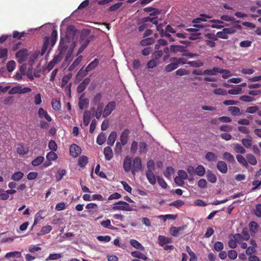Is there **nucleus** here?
I'll return each mask as SVG.
<instances>
[{
  "mask_svg": "<svg viewBox=\"0 0 261 261\" xmlns=\"http://www.w3.org/2000/svg\"><path fill=\"white\" fill-rule=\"evenodd\" d=\"M99 63V60L97 59H95L93 61L90 62L88 66L86 67L85 70L82 71V69L79 71L77 73V76L81 75L82 77H84L87 75L88 72L92 69H95Z\"/></svg>",
  "mask_w": 261,
  "mask_h": 261,
  "instance_id": "nucleus-1",
  "label": "nucleus"
},
{
  "mask_svg": "<svg viewBox=\"0 0 261 261\" xmlns=\"http://www.w3.org/2000/svg\"><path fill=\"white\" fill-rule=\"evenodd\" d=\"M32 89L29 87L22 88L21 86H17L12 88L8 92L9 94H24L30 92Z\"/></svg>",
  "mask_w": 261,
  "mask_h": 261,
  "instance_id": "nucleus-2",
  "label": "nucleus"
},
{
  "mask_svg": "<svg viewBox=\"0 0 261 261\" xmlns=\"http://www.w3.org/2000/svg\"><path fill=\"white\" fill-rule=\"evenodd\" d=\"M115 107L116 103L115 101H111L109 102L104 109L102 115L103 117L105 118L109 116L115 109Z\"/></svg>",
  "mask_w": 261,
  "mask_h": 261,
  "instance_id": "nucleus-3",
  "label": "nucleus"
},
{
  "mask_svg": "<svg viewBox=\"0 0 261 261\" xmlns=\"http://www.w3.org/2000/svg\"><path fill=\"white\" fill-rule=\"evenodd\" d=\"M28 55V50L27 49H22L18 50L16 53V57L18 59V62L19 63H22L27 59Z\"/></svg>",
  "mask_w": 261,
  "mask_h": 261,
  "instance_id": "nucleus-4",
  "label": "nucleus"
},
{
  "mask_svg": "<svg viewBox=\"0 0 261 261\" xmlns=\"http://www.w3.org/2000/svg\"><path fill=\"white\" fill-rule=\"evenodd\" d=\"M85 93H83L79 100V106L81 110L87 109L89 106V100L88 98H85Z\"/></svg>",
  "mask_w": 261,
  "mask_h": 261,
  "instance_id": "nucleus-5",
  "label": "nucleus"
},
{
  "mask_svg": "<svg viewBox=\"0 0 261 261\" xmlns=\"http://www.w3.org/2000/svg\"><path fill=\"white\" fill-rule=\"evenodd\" d=\"M69 151L72 156L76 158L81 153L82 150L80 146L75 144H73L70 147Z\"/></svg>",
  "mask_w": 261,
  "mask_h": 261,
  "instance_id": "nucleus-6",
  "label": "nucleus"
},
{
  "mask_svg": "<svg viewBox=\"0 0 261 261\" xmlns=\"http://www.w3.org/2000/svg\"><path fill=\"white\" fill-rule=\"evenodd\" d=\"M142 167V166L141 159L138 156L135 157L133 161V170L132 171V173L135 174V171H138L141 170Z\"/></svg>",
  "mask_w": 261,
  "mask_h": 261,
  "instance_id": "nucleus-7",
  "label": "nucleus"
},
{
  "mask_svg": "<svg viewBox=\"0 0 261 261\" xmlns=\"http://www.w3.org/2000/svg\"><path fill=\"white\" fill-rule=\"evenodd\" d=\"M146 176L149 182L152 185H154L156 183V178L153 171L147 170L146 171Z\"/></svg>",
  "mask_w": 261,
  "mask_h": 261,
  "instance_id": "nucleus-8",
  "label": "nucleus"
},
{
  "mask_svg": "<svg viewBox=\"0 0 261 261\" xmlns=\"http://www.w3.org/2000/svg\"><path fill=\"white\" fill-rule=\"evenodd\" d=\"M217 168L218 170L223 174L226 173L228 170L227 164L225 162L222 161H219L217 162Z\"/></svg>",
  "mask_w": 261,
  "mask_h": 261,
  "instance_id": "nucleus-9",
  "label": "nucleus"
},
{
  "mask_svg": "<svg viewBox=\"0 0 261 261\" xmlns=\"http://www.w3.org/2000/svg\"><path fill=\"white\" fill-rule=\"evenodd\" d=\"M38 114L40 118L42 119L44 118L48 122H50L52 120L51 117L48 114L47 111H45L42 108L39 109Z\"/></svg>",
  "mask_w": 261,
  "mask_h": 261,
  "instance_id": "nucleus-10",
  "label": "nucleus"
},
{
  "mask_svg": "<svg viewBox=\"0 0 261 261\" xmlns=\"http://www.w3.org/2000/svg\"><path fill=\"white\" fill-rule=\"evenodd\" d=\"M131 166H132L131 158L129 156H125L124 159L123 165L124 170L126 172H129L131 169Z\"/></svg>",
  "mask_w": 261,
  "mask_h": 261,
  "instance_id": "nucleus-11",
  "label": "nucleus"
},
{
  "mask_svg": "<svg viewBox=\"0 0 261 261\" xmlns=\"http://www.w3.org/2000/svg\"><path fill=\"white\" fill-rule=\"evenodd\" d=\"M187 227V225L180 227H172L170 229V233L174 237H177L180 232Z\"/></svg>",
  "mask_w": 261,
  "mask_h": 261,
  "instance_id": "nucleus-12",
  "label": "nucleus"
},
{
  "mask_svg": "<svg viewBox=\"0 0 261 261\" xmlns=\"http://www.w3.org/2000/svg\"><path fill=\"white\" fill-rule=\"evenodd\" d=\"M179 176H176L175 179V182L178 183V180H180L182 183H184L182 179H186L188 177V174L186 171L182 170H180L178 171Z\"/></svg>",
  "mask_w": 261,
  "mask_h": 261,
  "instance_id": "nucleus-13",
  "label": "nucleus"
},
{
  "mask_svg": "<svg viewBox=\"0 0 261 261\" xmlns=\"http://www.w3.org/2000/svg\"><path fill=\"white\" fill-rule=\"evenodd\" d=\"M103 153L105 156V159L107 161L111 160L113 156L112 149L109 146L106 147L104 148Z\"/></svg>",
  "mask_w": 261,
  "mask_h": 261,
  "instance_id": "nucleus-14",
  "label": "nucleus"
},
{
  "mask_svg": "<svg viewBox=\"0 0 261 261\" xmlns=\"http://www.w3.org/2000/svg\"><path fill=\"white\" fill-rule=\"evenodd\" d=\"M128 134L129 130L128 129H125L121 134L120 141L123 146L126 145L127 142Z\"/></svg>",
  "mask_w": 261,
  "mask_h": 261,
  "instance_id": "nucleus-15",
  "label": "nucleus"
},
{
  "mask_svg": "<svg viewBox=\"0 0 261 261\" xmlns=\"http://www.w3.org/2000/svg\"><path fill=\"white\" fill-rule=\"evenodd\" d=\"M233 88L227 91V94L231 95H238L242 93V89L240 87V86L236 85L232 86Z\"/></svg>",
  "mask_w": 261,
  "mask_h": 261,
  "instance_id": "nucleus-16",
  "label": "nucleus"
},
{
  "mask_svg": "<svg viewBox=\"0 0 261 261\" xmlns=\"http://www.w3.org/2000/svg\"><path fill=\"white\" fill-rule=\"evenodd\" d=\"M220 68L214 67L212 69L204 70V74L207 75H216L219 72Z\"/></svg>",
  "mask_w": 261,
  "mask_h": 261,
  "instance_id": "nucleus-17",
  "label": "nucleus"
},
{
  "mask_svg": "<svg viewBox=\"0 0 261 261\" xmlns=\"http://www.w3.org/2000/svg\"><path fill=\"white\" fill-rule=\"evenodd\" d=\"M170 62H175L178 67L179 65H184L187 64L188 62H187V59L185 58L172 57L170 59Z\"/></svg>",
  "mask_w": 261,
  "mask_h": 261,
  "instance_id": "nucleus-18",
  "label": "nucleus"
},
{
  "mask_svg": "<svg viewBox=\"0 0 261 261\" xmlns=\"http://www.w3.org/2000/svg\"><path fill=\"white\" fill-rule=\"evenodd\" d=\"M67 49V46L66 45L65 40L63 38H60V43L58 47V50L60 54L62 55L66 51Z\"/></svg>",
  "mask_w": 261,
  "mask_h": 261,
  "instance_id": "nucleus-19",
  "label": "nucleus"
},
{
  "mask_svg": "<svg viewBox=\"0 0 261 261\" xmlns=\"http://www.w3.org/2000/svg\"><path fill=\"white\" fill-rule=\"evenodd\" d=\"M237 29H242L241 25L237 24L231 28H224L223 29V30L224 31L226 35H228V34H231L234 33L236 32Z\"/></svg>",
  "mask_w": 261,
  "mask_h": 261,
  "instance_id": "nucleus-20",
  "label": "nucleus"
},
{
  "mask_svg": "<svg viewBox=\"0 0 261 261\" xmlns=\"http://www.w3.org/2000/svg\"><path fill=\"white\" fill-rule=\"evenodd\" d=\"M252 138L248 136L247 138L246 139H242L241 140V142L244 146H245L247 148H249L252 146Z\"/></svg>",
  "mask_w": 261,
  "mask_h": 261,
  "instance_id": "nucleus-21",
  "label": "nucleus"
},
{
  "mask_svg": "<svg viewBox=\"0 0 261 261\" xmlns=\"http://www.w3.org/2000/svg\"><path fill=\"white\" fill-rule=\"evenodd\" d=\"M131 255L134 257L138 258L139 259H141L144 260L147 259V257L146 255L138 251H135L132 252Z\"/></svg>",
  "mask_w": 261,
  "mask_h": 261,
  "instance_id": "nucleus-22",
  "label": "nucleus"
},
{
  "mask_svg": "<svg viewBox=\"0 0 261 261\" xmlns=\"http://www.w3.org/2000/svg\"><path fill=\"white\" fill-rule=\"evenodd\" d=\"M76 29L73 25H69L67 28L66 36L67 37L71 38L74 37L75 32Z\"/></svg>",
  "mask_w": 261,
  "mask_h": 261,
  "instance_id": "nucleus-23",
  "label": "nucleus"
},
{
  "mask_svg": "<svg viewBox=\"0 0 261 261\" xmlns=\"http://www.w3.org/2000/svg\"><path fill=\"white\" fill-rule=\"evenodd\" d=\"M82 56H80L78 57L73 62V63L69 67L68 70L70 71L74 70L75 68L79 65L80 62L82 61Z\"/></svg>",
  "mask_w": 261,
  "mask_h": 261,
  "instance_id": "nucleus-24",
  "label": "nucleus"
},
{
  "mask_svg": "<svg viewBox=\"0 0 261 261\" xmlns=\"http://www.w3.org/2000/svg\"><path fill=\"white\" fill-rule=\"evenodd\" d=\"M247 163L251 165H255L257 164V160L255 156L251 153H248L246 155Z\"/></svg>",
  "mask_w": 261,
  "mask_h": 261,
  "instance_id": "nucleus-25",
  "label": "nucleus"
},
{
  "mask_svg": "<svg viewBox=\"0 0 261 261\" xmlns=\"http://www.w3.org/2000/svg\"><path fill=\"white\" fill-rule=\"evenodd\" d=\"M29 149L22 144H18L17 148V152L19 155H24L28 153Z\"/></svg>",
  "mask_w": 261,
  "mask_h": 261,
  "instance_id": "nucleus-26",
  "label": "nucleus"
},
{
  "mask_svg": "<svg viewBox=\"0 0 261 261\" xmlns=\"http://www.w3.org/2000/svg\"><path fill=\"white\" fill-rule=\"evenodd\" d=\"M154 42V39L152 37H148L142 40L140 42V44L142 46H145L151 45L153 44Z\"/></svg>",
  "mask_w": 261,
  "mask_h": 261,
  "instance_id": "nucleus-27",
  "label": "nucleus"
},
{
  "mask_svg": "<svg viewBox=\"0 0 261 261\" xmlns=\"http://www.w3.org/2000/svg\"><path fill=\"white\" fill-rule=\"evenodd\" d=\"M177 64L175 62H171V63L166 65L165 67V70L166 72H169L173 71L178 68Z\"/></svg>",
  "mask_w": 261,
  "mask_h": 261,
  "instance_id": "nucleus-28",
  "label": "nucleus"
},
{
  "mask_svg": "<svg viewBox=\"0 0 261 261\" xmlns=\"http://www.w3.org/2000/svg\"><path fill=\"white\" fill-rule=\"evenodd\" d=\"M116 137H117V134H116V132H112L110 134V135L108 137V141H107L108 144L111 146L113 145L115 142Z\"/></svg>",
  "mask_w": 261,
  "mask_h": 261,
  "instance_id": "nucleus-29",
  "label": "nucleus"
},
{
  "mask_svg": "<svg viewBox=\"0 0 261 261\" xmlns=\"http://www.w3.org/2000/svg\"><path fill=\"white\" fill-rule=\"evenodd\" d=\"M130 245L137 249H140L142 251L144 250V247L138 241L135 239H131L130 240Z\"/></svg>",
  "mask_w": 261,
  "mask_h": 261,
  "instance_id": "nucleus-30",
  "label": "nucleus"
},
{
  "mask_svg": "<svg viewBox=\"0 0 261 261\" xmlns=\"http://www.w3.org/2000/svg\"><path fill=\"white\" fill-rule=\"evenodd\" d=\"M223 159L226 161L233 163L235 162L234 158L230 153L228 152H225L223 154Z\"/></svg>",
  "mask_w": 261,
  "mask_h": 261,
  "instance_id": "nucleus-31",
  "label": "nucleus"
},
{
  "mask_svg": "<svg viewBox=\"0 0 261 261\" xmlns=\"http://www.w3.org/2000/svg\"><path fill=\"white\" fill-rule=\"evenodd\" d=\"M206 178L208 181L211 183H215L217 181L216 176L210 170L207 172Z\"/></svg>",
  "mask_w": 261,
  "mask_h": 261,
  "instance_id": "nucleus-32",
  "label": "nucleus"
},
{
  "mask_svg": "<svg viewBox=\"0 0 261 261\" xmlns=\"http://www.w3.org/2000/svg\"><path fill=\"white\" fill-rule=\"evenodd\" d=\"M236 158L237 159L238 162L243 166L245 167H248V164L247 163V161L243 155L238 154L236 156Z\"/></svg>",
  "mask_w": 261,
  "mask_h": 261,
  "instance_id": "nucleus-33",
  "label": "nucleus"
},
{
  "mask_svg": "<svg viewBox=\"0 0 261 261\" xmlns=\"http://www.w3.org/2000/svg\"><path fill=\"white\" fill-rule=\"evenodd\" d=\"M190 66L199 68L203 66L204 63L200 60L189 61L187 63Z\"/></svg>",
  "mask_w": 261,
  "mask_h": 261,
  "instance_id": "nucleus-34",
  "label": "nucleus"
},
{
  "mask_svg": "<svg viewBox=\"0 0 261 261\" xmlns=\"http://www.w3.org/2000/svg\"><path fill=\"white\" fill-rule=\"evenodd\" d=\"M61 253H52L50 254L49 256L46 258V261L58 260L62 257Z\"/></svg>",
  "mask_w": 261,
  "mask_h": 261,
  "instance_id": "nucleus-35",
  "label": "nucleus"
},
{
  "mask_svg": "<svg viewBox=\"0 0 261 261\" xmlns=\"http://www.w3.org/2000/svg\"><path fill=\"white\" fill-rule=\"evenodd\" d=\"M49 38L48 37H45L44 38V43L40 53V55L41 56H43L46 52L49 45Z\"/></svg>",
  "mask_w": 261,
  "mask_h": 261,
  "instance_id": "nucleus-36",
  "label": "nucleus"
},
{
  "mask_svg": "<svg viewBox=\"0 0 261 261\" xmlns=\"http://www.w3.org/2000/svg\"><path fill=\"white\" fill-rule=\"evenodd\" d=\"M228 110L231 112V114L233 116H239L241 115L240 112V109L239 107L234 106H230L228 107Z\"/></svg>",
  "mask_w": 261,
  "mask_h": 261,
  "instance_id": "nucleus-37",
  "label": "nucleus"
},
{
  "mask_svg": "<svg viewBox=\"0 0 261 261\" xmlns=\"http://www.w3.org/2000/svg\"><path fill=\"white\" fill-rule=\"evenodd\" d=\"M88 162V158L85 155H82L78 160V164L81 167H85Z\"/></svg>",
  "mask_w": 261,
  "mask_h": 261,
  "instance_id": "nucleus-38",
  "label": "nucleus"
},
{
  "mask_svg": "<svg viewBox=\"0 0 261 261\" xmlns=\"http://www.w3.org/2000/svg\"><path fill=\"white\" fill-rule=\"evenodd\" d=\"M195 173L199 176H202L205 173V169L203 166L198 165L195 169Z\"/></svg>",
  "mask_w": 261,
  "mask_h": 261,
  "instance_id": "nucleus-39",
  "label": "nucleus"
},
{
  "mask_svg": "<svg viewBox=\"0 0 261 261\" xmlns=\"http://www.w3.org/2000/svg\"><path fill=\"white\" fill-rule=\"evenodd\" d=\"M234 150L237 153L244 154L246 152L245 148L239 143L234 144Z\"/></svg>",
  "mask_w": 261,
  "mask_h": 261,
  "instance_id": "nucleus-40",
  "label": "nucleus"
},
{
  "mask_svg": "<svg viewBox=\"0 0 261 261\" xmlns=\"http://www.w3.org/2000/svg\"><path fill=\"white\" fill-rule=\"evenodd\" d=\"M184 47L181 45H171L170 46V49L171 51L173 53H177V52H181L184 51Z\"/></svg>",
  "mask_w": 261,
  "mask_h": 261,
  "instance_id": "nucleus-41",
  "label": "nucleus"
},
{
  "mask_svg": "<svg viewBox=\"0 0 261 261\" xmlns=\"http://www.w3.org/2000/svg\"><path fill=\"white\" fill-rule=\"evenodd\" d=\"M91 114L89 111H85L84 114L83 123L85 126H88L90 121Z\"/></svg>",
  "mask_w": 261,
  "mask_h": 261,
  "instance_id": "nucleus-42",
  "label": "nucleus"
},
{
  "mask_svg": "<svg viewBox=\"0 0 261 261\" xmlns=\"http://www.w3.org/2000/svg\"><path fill=\"white\" fill-rule=\"evenodd\" d=\"M21 256V253L19 251H12L9 252L7 253L5 257L6 258H9V257H17L19 258Z\"/></svg>",
  "mask_w": 261,
  "mask_h": 261,
  "instance_id": "nucleus-43",
  "label": "nucleus"
},
{
  "mask_svg": "<svg viewBox=\"0 0 261 261\" xmlns=\"http://www.w3.org/2000/svg\"><path fill=\"white\" fill-rule=\"evenodd\" d=\"M16 63L14 60L9 61L6 64L7 70L9 72H12L15 68Z\"/></svg>",
  "mask_w": 261,
  "mask_h": 261,
  "instance_id": "nucleus-44",
  "label": "nucleus"
},
{
  "mask_svg": "<svg viewBox=\"0 0 261 261\" xmlns=\"http://www.w3.org/2000/svg\"><path fill=\"white\" fill-rule=\"evenodd\" d=\"M147 144L144 142L139 143V152L141 154H145L147 151Z\"/></svg>",
  "mask_w": 261,
  "mask_h": 261,
  "instance_id": "nucleus-45",
  "label": "nucleus"
},
{
  "mask_svg": "<svg viewBox=\"0 0 261 261\" xmlns=\"http://www.w3.org/2000/svg\"><path fill=\"white\" fill-rule=\"evenodd\" d=\"M113 2V0H91V4H97L98 5L102 6Z\"/></svg>",
  "mask_w": 261,
  "mask_h": 261,
  "instance_id": "nucleus-46",
  "label": "nucleus"
},
{
  "mask_svg": "<svg viewBox=\"0 0 261 261\" xmlns=\"http://www.w3.org/2000/svg\"><path fill=\"white\" fill-rule=\"evenodd\" d=\"M106 136L104 133H100L97 137L96 142L98 145H102L106 141Z\"/></svg>",
  "mask_w": 261,
  "mask_h": 261,
  "instance_id": "nucleus-47",
  "label": "nucleus"
},
{
  "mask_svg": "<svg viewBox=\"0 0 261 261\" xmlns=\"http://www.w3.org/2000/svg\"><path fill=\"white\" fill-rule=\"evenodd\" d=\"M205 159L210 162H214L217 160V155L213 152H208L205 156Z\"/></svg>",
  "mask_w": 261,
  "mask_h": 261,
  "instance_id": "nucleus-48",
  "label": "nucleus"
},
{
  "mask_svg": "<svg viewBox=\"0 0 261 261\" xmlns=\"http://www.w3.org/2000/svg\"><path fill=\"white\" fill-rule=\"evenodd\" d=\"M159 244L160 246H163L165 244L170 243L169 239L160 235L158 237Z\"/></svg>",
  "mask_w": 261,
  "mask_h": 261,
  "instance_id": "nucleus-49",
  "label": "nucleus"
},
{
  "mask_svg": "<svg viewBox=\"0 0 261 261\" xmlns=\"http://www.w3.org/2000/svg\"><path fill=\"white\" fill-rule=\"evenodd\" d=\"M115 205H124V211H132L133 210L130 205L126 202H125L123 201H119L118 202L115 203Z\"/></svg>",
  "mask_w": 261,
  "mask_h": 261,
  "instance_id": "nucleus-50",
  "label": "nucleus"
},
{
  "mask_svg": "<svg viewBox=\"0 0 261 261\" xmlns=\"http://www.w3.org/2000/svg\"><path fill=\"white\" fill-rule=\"evenodd\" d=\"M51 106L54 110L56 111L60 110L61 107L60 100L57 99H53L51 101Z\"/></svg>",
  "mask_w": 261,
  "mask_h": 261,
  "instance_id": "nucleus-51",
  "label": "nucleus"
},
{
  "mask_svg": "<svg viewBox=\"0 0 261 261\" xmlns=\"http://www.w3.org/2000/svg\"><path fill=\"white\" fill-rule=\"evenodd\" d=\"M52 230V227L50 225H46L43 226L40 230L39 235H44L48 233Z\"/></svg>",
  "mask_w": 261,
  "mask_h": 261,
  "instance_id": "nucleus-52",
  "label": "nucleus"
},
{
  "mask_svg": "<svg viewBox=\"0 0 261 261\" xmlns=\"http://www.w3.org/2000/svg\"><path fill=\"white\" fill-rule=\"evenodd\" d=\"M57 31L55 30H53L50 36V41H51V46L53 47L54 45L56 44L57 39Z\"/></svg>",
  "mask_w": 261,
  "mask_h": 261,
  "instance_id": "nucleus-53",
  "label": "nucleus"
},
{
  "mask_svg": "<svg viewBox=\"0 0 261 261\" xmlns=\"http://www.w3.org/2000/svg\"><path fill=\"white\" fill-rule=\"evenodd\" d=\"M23 176V173L22 172L18 171L14 173L11 177L12 180L15 181L20 180Z\"/></svg>",
  "mask_w": 261,
  "mask_h": 261,
  "instance_id": "nucleus-54",
  "label": "nucleus"
},
{
  "mask_svg": "<svg viewBox=\"0 0 261 261\" xmlns=\"http://www.w3.org/2000/svg\"><path fill=\"white\" fill-rule=\"evenodd\" d=\"M103 107L102 103H98L97 105L96 111L95 112V117L97 119H99L101 117Z\"/></svg>",
  "mask_w": 261,
  "mask_h": 261,
  "instance_id": "nucleus-55",
  "label": "nucleus"
},
{
  "mask_svg": "<svg viewBox=\"0 0 261 261\" xmlns=\"http://www.w3.org/2000/svg\"><path fill=\"white\" fill-rule=\"evenodd\" d=\"M249 226L250 230L251 232L255 233L256 232L257 229L258 227H259V225L257 222H256L255 221H251L249 223Z\"/></svg>",
  "mask_w": 261,
  "mask_h": 261,
  "instance_id": "nucleus-56",
  "label": "nucleus"
},
{
  "mask_svg": "<svg viewBox=\"0 0 261 261\" xmlns=\"http://www.w3.org/2000/svg\"><path fill=\"white\" fill-rule=\"evenodd\" d=\"M44 157L38 156L32 161V165L33 166H37L40 165L44 161Z\"/></svg>",
  "mask_w": 261,
  "mask_h": 261,
  "instance_id": "nucleus-57",
  "label": "nucleus"
},
{
  "mask_svg": "<svg viewBox=\"0 0 261 261\" xmlns=\"http://www.w3.org/2000/svg\"><path fill=\"white\" fill-rule=\"evenodd\" d=\"M140 23L141 25L138 28V31L139 32H142L147 28L151 27V25L150 24L147 23V22H144L143 18L141 20Z\"/></svg>",
  "mask_w": 261,
  "mask_h": 261,
  "instance_id": "nucleus-58",
  "label": "nucleus"
},
{
  "mask_svg": "<svg viewBox=\"0 0 261 261\" xmlns=\"http://www.w3.org/2000/svg\"><path fill=\"white\" fill-rule=\"evenodd\" d=\"M100 225L104 228H109L110 229H113V226L111 224V221L109 219H107L105 221H102L100 222Z\"/></svg>",
  "mask_w": 261,
  "mask_h": 261,
  "instance_id": "nucleus-59",
  "label": "nucleus"
},
{
  "mask_svg": "<svg viewBox=\"0 0 261 261\" xmlns=\"http://www.w3.org/2000/svg\"><path fill=\"white\" fill-rule=\"evenodd\" d=\"M174 173V169L171 167H168L164 173L165 176L169 179L171 178V174Z\"/></svg>",
  "mask_w": 261,
  "mask_h": 261,
  "instance_id": "nucleus-60",
  "label": "nucleus"
},
{
  "mask_svg": "<svg viewBox=\"0 0 261 261\" xmlns=\"http://www.w3.org/2000/svg\"><path fill=\"white\" fill-rule=\"evenodd\" d=\"M54 151H50L47 154L46 159L48 161H54L57 159L58 156Z\"/></svg>",
  "mask_w": 261,
  "mask_h": 261,
  "instance_id": "nucleus-61",
  "label": "nucleus"
},
{
  "mask_svg": "<svg viewBox=\"0 0 261 261\" xmlns=\"http://www.w3.org/2000/svg\"><path fill=\"white\" fill-rule=\"evenodd\" d=\"M143 22H152L153 24H154L155 25H157L158 24V21L157 20V17H146L144 18H143Z\"/></svg>",
  "mask_w": 261,
  "mask_h": 261,
  "instance_id": "nucleus-62",
  "label": "nucleus"
},
{
  "mask_svg": "<svg viewBox=\"0 0 261 261\" xmlns=\"http://www.w3.org/2000/svg\"><path fill=\"white\" fill-rule=\"evenodd\" d=\"M101 94L100 93H96L92 102L94 105H98V103H100L99 102L101 101Z\"/></svg>",
  "mask_w": 261,
  "mask_h": 261,
  "instance_id": "nucleus-63",
  "label": "nucleus"
},
{
  "mask_svg": "<svg viewBox=\"0 0 261 261\" xmlns=\"http://www.w3.org/2000/svg\"><path fill=\"white\" fill-rule=\"evenodd\" d=\"M159 64L158 61L154 59L150 60L147 64V67L148 68H153Z\"/></svg>",
  "mask_w": 261,
  "mask_h": 261,
  "instance_id": "nucleus-64",
  "label": "nucleus"
}]
</instances>
